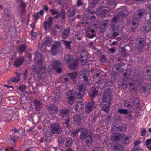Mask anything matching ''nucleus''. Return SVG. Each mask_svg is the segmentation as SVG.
Wrapping results in <instances>:
<instances>
[{"instance_id": "nucleus-1", "label": "nucleus", "mask_w": 151, "mask_h": 151, "mask_svg": "<svg viewBox=\"0 0 151 151\" xmlns=\"http://www.w3.org/2000/svg\"><path fill=\"white\" fill-rule=\"evenodd\" d=\"M85 86L83 84H79L78 86L76 93L73 90H69L67 93V98L68 99V104L71 105L76 99L82 98L85 90Z\"/></svg>"}, {"instance_id": "nucleus-2", "label": "nucleus", "mask_w": 151, "mask_h": 151, "mask_svg": "<svg viewBox=\"0 0 151 151\" xmlns=\"http://www.w3.org/2000/svg\"><path fill=\"white\" fill-rule=\"evenodd\" d=\"M136 47L140 52H142L145 46V39L144 38H138L136 40Z\"/></svg>"}, {"instance_id": "nucleus-3", "label": "nucleus", "mask_w": 151, "mask_h": 151, "mask_svg": "<svg viewBox=\"0 0 151 151\" xmlns=\"http://www.w3.org/2000/svg\"><path fill=\"white\" fill-rule=\"evenodd\" d=\"M80 137L82 139H85V141L87 145L92 143V137L88 134V131L86 129L85 131L81 132Z\"/></svg>"}, {"instance_id": "nucleus-4", "label": "nucleus", "mask_w": 151, "mask_h": 151, "mask_svg": "<svg viewBox=\"0 0 151 151\" xmlns=\"http://www.w3.org/2000/svg\"><path fill=\"white\" fill-rule=\"evenodd\" d=\"M112 95L111 92L109 91L105 93L103 95L102 101L103 104H111L112 100Z\"/></svg>"}, {"instance_id": "nucleus-5", "label": "nucleus", "mask_w": 151, "mask_h": 151, "mask_svg": "<svg viewBox=\"0 0 151 151\" xmlns=\"http://www.w3.org/2000/svg\"><path fill=\"white\" fill-rule=\"evenodd\" d=\"M50 128L52 132L54 134H59L62 130L60 125L55 123L51 124Z\"/></svg>"}, {"instance_id": "nucleus-6", "label": "nucleus", "mask_w": 151, "mask_h": 151, "mask_svg": "<svg viewBox=\"0 0 151 151\" xmlns=\"http://www.w3.org/2000/svg\"><path fill=\"white\" fill-rule=\"evenodd\" d=\"M53 17H50L49 18L48 21L45 20L44 22V28L46 31H47V28L50 29L52 27L53 24Z\"/></svg>"}, {"instance_id": "nucleus-7", "label": "nucleus", "mask_w": 151, "mask_h": 151, "mask_svg": "<svg viewBox=\"0 0 151 151\" xmlns=\"http://www.w3.org/2000/svg\"><path fill=\"white\" fill-rule=\"evenodd\" d=\"M95 107L94 101H91L87 103L85 107L86 111L89 114L92 111Z\"/></svg>"}, {"instance_id": "nucleus-8", "label": "nucleus", "mask_w": 151, "mask_h": 151, "mask_svg": "<svg viewBox=\"0 0 151 151\" xmlns=\"http://www.w3.org/2000/svg\"><path fill=\"white\" fill-rule=\"evenodd\" d=\"M61 45L59 42H55L51 48V52L52 55H55L58 52L59 48Z\"/></svg>"}, {"instance_id": "nucleus-9", "label": "nucleus", "mask_w": 151, "mask_h": 151, "mask_svg": "<svg viewBox=\"0 0 151 151\" xmlns=\"http://www.w3.org/2000/svg\"><path fill=\"white\" fill-rule=\"evenodd\" d=\"M42 55L41 53L37 52L35 54L34 59L37 65H42Z\"/></svg>"}, {"instance_id": "nucleus-10", "label": "nucleus", "mask_w": 151, "mask_h": 151, "mask_svg": "<svg viewBox=\"0 0 151 151\" xmlns=\"http://www.w3.org/2000/svg\"><path fill=\"white\" fill-rule=\"evenodd\" d=\"M97 12H100L99 15L102 18L107 17L109 14L108 10L105 8H99L97 11Z\"/></svg>"}, {"instance_id": "nucleus-11", "label": "nucleus", "mask_w": 151, "mask_h": 151, "mask_svg": "<svg viewBox=\"0 0 151 151\" xmlns=\"http://www.w3.org/2000/svg\"><path fill=\"white\" fill-rule=\"evenodd\" d=\"M69 68L71 70H76L78 66V60L77 59L73 60L72 61L68 64Z\"/></svg>"}, {"instance_id": "nucleus-12", "label": "nucleus", "mask_w": 151, "mask_h": 151, "mask_svg": "<svg viewBox=\"0 0 151 151\" xmlns=\"http://www.w3.org/2000/svg\"><path fill=\"white\" fill-rule=\"evenodd\" d=\"M24 61V58L23 56H20L16 58L14 63V65L19 67L21 66Z\"/></svg>"}, {"instance_id": "nucleus-13", "label": "nucleus", "mask_w": 151, "mask_h": 151, "mask_svg": "<svg viewBox=\"0 0 151 151\" xmlns=\"http://www.w3.org/2000/svg\"><path fill=\"white\" fill-rule=\"evenodd\" d=\"M47 109L48 111L51 114H56L58 111L57 107L53 104H50Z\"/></svg>"}, {"instance_id": "nucleus-14", "label": "nucleus", "mask_w": 151, "mask_h": 151, "mask_svg": "<svg viewBox=\"0 0 151 151\" xmlns=\"http://www.w3.org/2000/svg\"><path fill=\"white\" fill-rule=\"evenodd\" d=\"M121 134L114 133L110 136L111 139L112 141L118 142L121 139Z\"/></svg>"}, {"instance_id": "nucleus-15", "label": "nucleus", "mask_w": 151, "mask_h": 151, "mask_svg": "<svg viewBox=\"0 0 151 151\" xmlns=\"http://www.w3.org/2000/svg\"><path fill=\"white\" fill-rule=\"evenodd\" d=\"M99 88L96 87L92 88L89 92V94L91 98H94L98 95V89Z\"/></svg>"}, {"instance_id": "nucleus-16", "label": "nucleus", "mask_w": 151, "mask_h": 151, "mask_svg": "<svg viewBox=\"0 0 151 151\" xmlns=\"http://www.w3.org/2000/svg\"><path fill=\"white\" fill-rule=\"evenodd\" d=\"M82 118L80 115L77 114L75 115L73 121L77 125H81L82 124Z\"/></svg>"}, {"instance_id": "nucleus-17", "label": "nucleus", "mask_w": 151, "mask_h": 151, "mask_svg": "<svg viewBox=\"0 0 151 151\" xmlns=\"http://www.w3.org/2000/svg\"><path fill=\"white\" fill-rule=\"evenodd\" d=\"M72 55L69 54L65 55L64 57V61L67 64H68L70 62L75 59Z\"/></svg>"}, {"instance_id": "nucleus-18", "label": "nucleus", "mask_w": 151, "mask_h": 151, "mask_svg": "<svg viewBox=\"0 0 151 151\" xmlns=\"http://www.w3.org/2000/svg\"><path fill=\"white\" fill-rule=\"evenodd\" d=\"M146 73L147 74L146 76H147V79L148 80L151 81V66H147L146 67Z\"/></svg>"}, {"instance_id": "nucleus-19", "label": "nucleus", "mask_w": 151, "mask_h": 151, "mask_svg": "<svg viewBox=\"0 0 151 151\" xmlns=\"http://www.w3.org/2000/svg\"><path fill=\"white\" fill-rule=\"evenodd\" d=\"M149 17L150 19L148 23V26H146L144 27V29L146 32H148L151 30V13L149 14Z\"/></svg>"}, {"instance_id": "nucleus-20", "label": "nucleus", "mask_w": 151, "mask_h": 151, "mask_svg": "<svg viewBox=\"0 0 151 151\" xmlns=\"http://www.w3.org/2000/svg\"><path fill=\"white\" fill-rule=\"evenodd\" d=\"M143 15L142 12L141 11H138L134 12L133 18L134 20H138L140 19Z\"/></svg>"}, {"instance_id": "nucleus-21", "label": "nucleus", "mask_w": 151, "mask_h": 151, "mask_svg": "<svg viewBox=\"0 0 151 151\" xmlns=\"http://www.w3.org/2000/svg\"><path fill=\"white\" fill-rule=\"evenodd\" d=\"M19 6L21 8V13L24 14L25 12L26 5L22 0H20Z\"/></svg>"}, {"instance_id": "nucleus-22", "label": "nucleus", "mask_w": 151, "mask_h": 151, "mask_svg": "<svg viewBox=\"0 0 151 151\" xmlns=\"http://www.w3.org/2000/svg\"><path fill=\"white\" fill-rule=\"evenodd\" d=\"M67 76L71 79L75 81L77 77L78 73L77 72H74L72 73H68L67 74Z\"/></svg>"}, {"instance_id": "nucleus-23", "label": "nucleus", "mask_w": 151, "mask_h": 151, "mask_svg": "<svg viewBox=\"0 0 151 151\" xmlns=\"http://www.w3.org/2000/svg\"><path fill=\"white\" fill-rule=\"evenodd\" d=\"M70 32L69 28H67L65 29L62 33V37L64 39H66L68 36Z\"/></svg>"}, {"instance_id": "nucleus-24", "label": "nucleus", "mask_w": 151, "mask_h": 151, "mask_svg": "<svg viewBox=\"0 0 151 151\" xmlns=\"http://www.w3.org/2000/svg\"><path fill=\"white\" fill-rule=\"evenodd\" d=\"M16 76H14L10 79V81L14 83H16L19 81L20 78V74L19 73H16Z\"/></svg>"}, {"instance_id": "nucleus-25", "label": "nucleus", "mask_w": 151, "mask_h": 151, "mask_svg": "<svg viewBox=\"0 0 151 151\" xmlns=\"http://www.w3.org/2000/svg\"><path fill=\"white\" fill-rule=\"evenodd\" d=\"M121 68L120 63H118L116 65L114 66L112 69V71H116L115 72L116 74L119 73L120 72Z\"/></svg>"}, {"instance_id": "nucleus-26", "label": "nucleus", "mask_w": 151, "mask_h": 151, "mask_svg": "<svg viewBox=\"0 0 151 151\" xmlns=\"http://www.w3.org/2000/svg\"><path fill=\"white\" fill-rule=\"evenodd\" d=\"M114 149L116 151H124V148L123 146L116 143L114 146Z\"/></svg>"}, {"instance_id": "nucleus-27", "label": "nucleus", "mask_w": 151, "mask_h": 151, "mask_svg": "<svg viewBox=\"0 0 151 151\" xmlns=\"http://www.w3.org/2000/svg\"><path fill=\"white\" fill-rule=\"evenodd\" d=\"M118 21V19L117 17L114 16L112 18L111 20V27L112 28L113 31H114L115 30L114 26V24L115 23H117Z\"/></svg>"}, {"instance_id": "nucleus-28", "label": "nucleus", "mask_w": 151, "mask_h": 151, "mask_svg": "<svg viewBox=\"0 0 151 151\" xmlns=\"http://www.w3.org/2000/svg\"><path fill=\"white\" fill-rule=\"evenodd\" d=\"M111 105V104H104L102 107V110L106 112H108Z\"/></svg>"}, {"instance_id": "nucleus-29", "label": "nucleus", "mask_w": 151, "mask_h": 151, "mask_svg": "<svg viewBox=\"0 0 151 151\" xmlns=\"http://www.w3.org/2000/svg\"><path fill=\"white\" fill-rule=\"evenodd\" d=\"M83 71H82L80 72V76H79V78H82L83 79V80L84 81H85L86 83H85V84H87L88 83V79L87 77L86 76L84 75V74H83V75L82 74L83 73Z\"/></svg>"}, {"instance_id": "nucleus-30", "label": "nucleus", "mask_w": 151, "mask_h": 151, "mask_svg": "<svg viewBox=\"0 0 151 151\" xmlns=\"http://www.w3.org/2000/svg\"><path fill=\"white\" fill-rule=\"evenodd\" d=\"M83 106V104L81 101L78 102L76 103V105L74 108V109L76 111H77L79 109H80L82 108Z\"/></svg>"}, {"instance_id": "nucleus-31", "label": "nucleus", "mask_w": 151, "mask_h": 151, "mask_svg": "<svg viewBox=\"0 0 151 151\" xmlns=\"http://www.w3.org/2000/svg\"><path fill=\"white\" fill-rule=\"evenodd\" d=\"M34 103L36 111H38L39 110L41 106L40 101L37 99H35L34 101Z\"/></svg>"}, {"instance_id": "nucleus-32", "label": "nucleus", "mask_w": 151, "mask_h": 151, "mask_svg": "<svg viewBox=\"0 0 151 151\" xmlns=\"http://www.w3.org/2000/svg\"><path fill=\"white\" fill-rule=\"evenodd\" d=\"M8 138L11 141L12 143V142L14 143L16 141L17 137L16 136L11 134L8 136Z\"/></svg>"}, {"instance_id": "nucleus-33", "label": "nucleus", "mask_w": 151, "mask_h": 151, "mask_svg": "<svg viewBox=\"0 0 151 151\" xmlns=\"http://www.w3.org/2000/svg\"><path fill=\"white\" fill-rule=\"evenodd\" d=\"M69 112V110L67 109H61L60 111V113L63 117L65 116L68 115Z\"/></svg>"}, {"instance_id": "nucleus-34", "label": "nucleus", "mask_w": 151, "mask_h": 151, "mask_svg": "<svg viewBox=\"0 0 151 151\" xmlns=\"http://www.w3.org/2000/svg\"><path fill=\"white\" fill-rule=\"evenodd\" d=\"M130 138L129 136L125 137L122 139V142L123 144L128 145L130 143Z\"/></svg>"}, {"instance_id": "nucleus-35", "label": "nucleus", "mask_w": 151, "mask_h": 151, "mask_svg": "<svg viewBox=\"0 0 151 151\" xmlns=\"http://www.w3.org/2000/svg\"><path fill=\"white\" fill-rule=\"evenodd\" d=\"M52 42V39L50 37H47L45 41L44 44L47 46H50Z\"/></svg>"}, {"instance_id": "nucleus-36", "label": "nucleus", "mask_w": 151, "mask_h": 151, "mask_svg": "<svg viewBox=\"0 0 151 151\" xmlns=\"http://www.w3.org/2000/svg\"><path fill=\"white\" fill-rule=\"evenodd\" d=\"M72 144V139L71 138H68L66 140L65 146L67 147H70Z\"/></svg>"}, {"instance_id": "nucleus-37", "label": "nucleus", "mask_w": 151, "mask_h": 151, "mask_svg": "<svg viewBox=\"0 0 151 151\" xmlns=\"http://www.w3.org/2000/svg\"><path fill=\"white\" fill-rule=\"evenodd\" d=\"M118 112L120 114H124V115H127L129 113L128 110L127 109H123L120 108L118 110Z\"/></svg>"}, {"instance_id": "nucleus-38", "label": "nucleus", "mask_w": 151, "mask_h": 151, "mask_svg": "<svg viewBox=\"0 0 151 151\" xmlns=\"http://www.w3.org/2000/svg\"><path fill=\"white\" fill-rule=\"evenodd\" d=\"M68 13H69V16L71 17H73L75 14L76 12L75 10L72 9H70L67 11Z\"/></svg>"}, {"instance_id": "nucleus-39", "label": "nucleus", "mask_w": 151, "mask_h": 151, "mask_svg": "<svg viewBox=\"0 0 151 151\" xmlns=\"http://www.w3.org/2000/svg\"><path fill=\"white\" fill-rule=\"evenodd\" d=\"M59 17L61 18V19L65 21V14L64 11L63 10L61 11L60 13H59Z\"/></svg>"}, {"instance_id": "nucleus-40", "label": "nucleus", "mask_w": 151, "mask_h": 151, "mask_svg": "<svg viewBox=\"0 0 151 151\" xmlns=\"http://www.w3.org/2000/svg\"><path fill=\"white\" fill-rule=\"evenodd\" d=\"M60 62L57 60L54 61L53 62L52 68L53 69H55L58 68V67L60 65Z\"/></svg>"}, {"instance_id": "nucleus-41", "label": "nucleus", "mask_w": 151, "mask_h": 151, "mask_svg": "<svg viewBox=\"0 0 151 151\" xmlns=\"http://www.w3.org/2000/svg\"><path fill=\"white\" fill-rule=\"evenodd\" d=\"M26 45L25 44H22L20 45L19 47V50L20 52H24L26 49Z\"/></svg>"}, {"instance_id": "nucleus-42", "label": "nucleus", "mask_w": 151, "mask_h": 151, "mask_svg": "<svg viewBox=\"0 0 151 151\" xmlns=\"http://www.w3.org/2000/svg\"><path fill=\"white\" fill-rule=\"evenodd\" d=\"M18 89L22 92H25L26 90V86L24 84H21L18 86Z\"/></svg>"}, {"instance_id": "nucleus-43", "label": "nucleus", "mask_w": 151, "mask_h": 151, "mask_svg": "<svg viewBox=\"0 0 151 151\" xmlns=\"http://www.w3.org/2000/svg\"><path fill=\"white\" fill-rule=\"evenodd\" d=\"M71 42V41H64V43L66 48L69 49H70L71 48L70 44Z\"/></svg>"}, {"instance_id": "nucleus-44", "label": "nucleus", "mask_w": 151, "mask_h": 151, "mask_svg": "<svg viewBox=\"0 0 151 151\" xmlns=\"http://www.w3.org/2000/svg\"><path fill=\"white\" fill-rule=\"evenodd\" d=\"M107 59V58L105 55H101L100 60L101 63H105Z\"/></svg>"}, {"instance_id": "nucleus-45", "label": "nucleus", "mask_w": 151, "mask_h": 151, "mask_svg": "<svg viewBox=\"0 0 151 151\" xmlns=\"http://www.w3.org/2000/svg\"><path fill=\"white\" fill-rule=\"evenodd\" d=\"M31 39L34 40L36 39V33L35 32H34L33 29H32L31 31Z\"/></svg>"}, {"instance_id": "nucleus-46", "label": "nucleus", "mask_w": 151, "mask_h": 151, "mask_svg": "<svg viewBox=\"0 0 151 151\" xmlns=\"http://www.w3.org/2000/svg\"><path fill=\"white\" fill-rule=\"evenodd\" d=\"M80 130V128L75 129L72 131L71 133L73 136H76L79 132Z\"/></svg>"}, {"instance_id": "nucleus-47", "label": "nucleus", "mask_w": 151, "mask_h": 151, "mask_svg": "<svg viewBox=\"0 0 151 151\" xmlns=\"http://www.w3.org/2000/svg\"><path fill=\"white\" fill-rule=\"evenodd\" d=\"M132 27H131V29L132 31H134L135 29L137 27L138 25L135 22L133 21L132 23Z\"/></svg>"}, {"instance_id": "nucleus-48", "label": "nucleus", "mask_w": 151, "mask_h": 151, "mask_svg": "<svg viewBox=\"0 0 151 151\" xmlns=\"http://www.w3.org/2000/svg\"><path fill=\"white\" fill-rule=\"evenodd\" d=\"M128 13L126 9H124L120 12V14L123 17H124L126 16Z\"/></svg>"}, {"instance_id": "nucleus-49", "label": "nucleus", "mask_w": 151, "mask_h": 151, "mask_svg": "<svg viewBox=\"0 0 151 151\" xmlns=\"http://www.w3.org/2000/svg\"><path fill=\"white\" fill-rule=\"evenodd\" d=\"M111 128L112 131L116 129L117 131L120 132V131L119 130L120 129V126H117L116 125H113L112 127H111Z\"/></svg>"}, {"instance_id": "nucleus-50", "label": "nucleus", "mask_w": 151, "mask_h": 151, "mask_svg": "<svg viewBox=\"0 0 151 151\" xmlns=\"http://www.w3.org/2000/svg\"><path fill=\"white\" fill-rule=\"evenodd\" d=\"M50 12H51V14L53 15L56 14L58 13V11L56 9H51L50 10Z\"/></svg>"}, {"instance_id": "nucleus-51", "label": "nucleus", "mask_w": 151, "mask_h": 151, "mask_svg": "<svg viewBox=\"0 0 151 151\" xmlns=\"http://www.w3.org/2000/svg\"><path fill=\"white\" fill-rule=\"evenodd\" d=\"M131 104L129 101H125L124 102V106L126 107L129 108Z\"/></svg>"}, {"instance_id": "nucleus-52", "label": "nucleus", "mask_w": 151, "mask_h": 151, "mask_svg": "<svg viewBox=\"0 0 151 151\" xmlns=\"http://www.w3.org/2000/svg\"><path fill=\"white\" fill-rule=\"evenodd\" d=\"M62 81L63 83L68 84L69 82V79L66 77H63L62 79Z\"/></svg>"}, {"instance_id": "nucleus-53", "label": "nucleus", "mask_w": 151, "mask_h": 151, "mask_svg": "<svg viewBox=\"0 0 151 151\" xmlns=\"http://www.w3.org/2000/svg\"><path fill=\"white\" fill-rule=\"evenodd\" d=\"M34 20L35 22H37V20L39 18V14L38 13H35L33 15Z\"/></svg>"}, {"instance_id": "nucleus-54", "label": "nucleus", "mask_w": 151, "mask_h": 151, "mask_svg": "<svg viewBox=\"0 0 151 151\" xmlns=\"http://www.w3.org/2000/svg\"><path fill=\"white\" fill-rule=\"evenodd\" d=\"M141 136H144L146 133L147 131L145 129H142L141 131Z\"/></svg>"}, {"instance_id": "nucleus-55", "label": "nucleus", "mask_w": 151, "mask_h": 151, "mask_svg": "<svg viewBox=\"0 0 151 151\" xmlns=\"http://www.w3.org/2000/svg\"><path fill=\"white\" fill-rule=\"evenodd\" d=\"M127 130V128L126 127L122 126H120V129L119 130L121 132H124Z\"/></svg>"}, {"instance_id": "nucleus-56", "label": "nucleus", "mask_w": 151, "mask_h": 151, "mask_svg": "<svg viewBox=\"0 0 151 151\" xmlns=\"http://www.w3.org/2000/svg\"><path fill=\"white\" fill-rule=\"evenodd\" d=\"M121 87L123 89H126L127 88V84L126 83H123L121 84Z\"/></svg>"}, {"instance_id": "nucleus-57", "label": "nucleus", "mask_w": 151, "mask_h": 151, "mask_svg": "<svg viewBox=\"0 0 151 151\" xmlns=\"http://www.w3.org/2000/svg\"><path fill=\"white\" fill-rule=\"evenodd\" d=\"M12 118L16 120H19V115L16 114H14Z\"/></svg>"}, {"instance_id": "nucleus-58", "label": "nucleus", "mask_w": 151, "mask_h": 151, "mask_svg": "<svg viewBox=\"0 0 151 151\" xmlns=\"http://www.w3.org/2000/svg\"><path fill=\"white\" fill-rule=\"evenodd\" d=\"M83 3L81 0H78L77 1V6L78 7H79L81 6L82 4Z\"/></svg>"}, {"instance_id": "nucleus-59", "label": "nucleus", "mask_w": 151, "mask_h": 151, "mask_svg": "<svg viewBox=\"0 0 151 151\" xmlns=\"http://www.w3.org/2000/svg\"><path fill=\"white\" fill-rule=\"evenodd\" d=\"M20 129V128L19 129L17 130L16 128H15L12 130V131L14 133H19V131Z\"/></svg>"}, {"instance_id": "nucleus-60", "label": "nucleus", "mask_w": 151, "mask_h": 151, "mask_svg": "<svg viewBox=\"0 0 151 151\" xmlns=\"http://www.w3.org/2000/svg\"><path fill=\"white\" fill-rule=\"evenodd\" d=\"M5 151H15V150L13 147H10L5 149Z\"/></svg>"}, {"instance_id": "nucleus-61", "label": "nucleus", "mask_w": 151, "mask_h": 151, "mask_svg": "<svg viewBox=\"0 0 151 151\" xmlns=\"http://www.w3.org/2000/svg\"><path fill=\"white\" fill-rule=\"evenodd\" d=\"M8 12V10L7 9H5V11H4V15L8 17H10V13H9L8 12Z\"/></svg>"}, {"instance_id": "nucleus-62", "label": "nucleus", "mask_w": 151, "mask_h": 151, "mask_svg": "<svg viewBox=\"0 0 151 151\" xmlns=\"http://www.w3.org/2000/svg\"><path fill=\"white\" fill-rule=\"evenodd\" d=\"M135 81L137 82V85L141 84L143 82V81H142L141 79H139L136 80Z\"/></svg>"}, {"instance_id": "nucleus-63", "label": "nucleus", "mask_w": 151, "mask_h": 151, "mask_svg": "<svg viewBox=\"0 0 151 151\" xmlns=\"http://www.w3.org/2000/svg\"><path fill=\"white\" fill-rule=\"evenodd\" d=\"M130 90L132 92L133 91L134 92H136V88L134 87V86L131 87H130Z\"/></svg>"}, {"instance_id": "nucleus-64", "label": "nucleus", "mask_w": 151, "mask_h": 151, "mask_svg": "<svg viewBox=\"0 0 151 151\" xmlns=\"http://www.w3.org/2000/svg\"><path fill=\"white\" fill-rule=\"evenodd\" d=\"M151 139H149L147 140L145 142V144L147 146H148L151 143Z\"/></svg>"}]
</instances>
